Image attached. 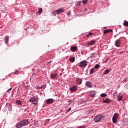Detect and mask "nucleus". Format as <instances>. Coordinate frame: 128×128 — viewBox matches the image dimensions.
Wrapping results in <instances>:
<instances>
[{
  "label": "nucleus",
  "mask_w": 128,
  "mask_h": 128,
  "mask_svg": "<svg viewBox=\"0 0 128 128\" xmlns=\"http://www.w3.org/2000/svg\"><path fill=\"white\" fill-rule=\"evenodd\" d=\"M106 118V116L104 115L98 114L94 118V120L95 122H99L100 120H104Z\"/></svg>",
  "instance_id": "nucleus-1"
},
{
  "label": "nucleus",
  "mask_w": 128,
  "mask_h": 128,
  "mask_svg": "<svg viewBox=\"0 0 128 128\" xmlns=\"http://www.w3.org/2000/svg\"><path fill=\"white\" fill-rule=\"evenodd\" d=\"M119 114L118 113H115L112 116V120L114 124L116 122V120L118 118Z\"/></svg>",
  "instance_id": "nucleus-2"
},
{
  "label": "nucleus",
  "mask_w": 128,
  "mask_h": 128,
  "mask_svg": "<svg viewBox=\"0 0 128 128\" xmlns=\"http://www.w3.org/2000/svg\"><path fill=\"white\" fill-rule=\"evenodd\" d=\"M80 68H86L88 66V62L86 60H83L78 64Z\"/></svg>",
  "instance_id": "nucleus-3"
},
{
  "label": "nucleus",
  "mask_w": 128,
  "mask_h": 128,
  "mask_svg": "<svg viewBox=\"0 0 128 128\" xmlns=\"http://www.w3.org/2000/svg\"><path fill=\"white\" fill-rule=\"evenodd\" d=\"M128 124V118H124L122 121V126H126Z\"/></svg>",
  "instance_id": "nucleus-4"
},
{
  "label": "nucleus",
  "mask_w": 128,
  "mask_h": 128,
  "mask_svg": "<svg viewBox=\"0 0 128 128\" xmlns=\"http://www.w3.org/2000/svg\"><path fill=\"white\" fill-rule=\"evenodd\" d=\"M76 90H78V86H74L70 88V90L71 92H76Z\"/></svg>",
  "instance_id": "nucleus-5"
},
{
  "label": "nucleus",
  "mask_w": 128,
  "mask_h": 128,
  "mask_svg": "<svg viewBox=\"0 0 128 128\" xmlns=\"http://www.w3.org/2000/svg\"><path fill=\"white\" fill-rule=\"evenodd\" d=\"M29 122L28 120H23L21 121V123L23 126H26L28 124Z\"/></svg>",
  "instance_id": "nucleus-6"
},
{
  "label": "nucleus",
  "mask_w": 128,
  "mask_h": 128,
  "mask_svg": "<svg viewBox=\"0 0 128 128\" xmlns=\"http://www.w3.org/2000/svg\"><path fill=\"white\" fill-rule=\"evenodd\" d=\"M103 102L104 104H110V102H112V100L106 98V100H103Z\"/></svg>",
  "instance_id": "nucleus-7"
},
{
  "label": "nucleus",
  "mask_w": 128,
  "mask_h": 128,
  "mask_svg": "<svg viewBox=\"0 0 128 128\" xmlns=\"http://www.w3.org/2000/svg\"><path fill=\"white\" fill-rule=\"evenodd\" d=\"M115 46L118 48L120 46V39L117 40L115 42Z\"/></svg>",
  "instance_id": "nucleus-8"
},
{
  "label": "nucleus",
  "mask_w": 128,
  "mask_h": 128,
  "mask_svg": "<svg viewBox=\"0 0 128 128\" xmlns=\"http://www.w3.org/2000/svg\"><path fill=\"white\" fill-rule=\"evenodd\" d=\"M38 100L37 97L34 96V98H31L29 100V102H36Z\"/></svg>",
  "instance_id": "nucleus-9"
},
{
  "label": "nucleus",
  "mask_w": 128,
  "mask_h": 128,
  "mask_svg": "<svg viewBox=\"0 0 128 128\" xmlns=\"http://www.w3.org/2000/svg\"><path fill=\"white\" fill-rule=\"evenodd\" d=\"M57 11V13L58 14H62V12H64V8H59L57 10H56Z\"/></svg>",
  "instance_id": "nucleus-10"
},
{
  "label": "nucleus",
  "mask_w": 128,
  "mask_h": 128,
  "mask_svg": "<svg viewBox=\"0 0 128 128\" xmlns=\"http://www.w3.org/2000/svg\"><path fill=\"white\" fill-rule=\"evenodd\" d=\"M97 55L96 54H91V56H90V58L91 60H94L96 59Z\"/></svg>",
  "instance_id": "nucleus-11"
},
{
  "label": "nucleus",
  "mask_w": 128,
  "mask_h": 128,
  "mask_svg": "<svg viewBox=\"0 0 128 128\" xmlns=\"http://www.w3.org/2000/svg\"><path fill=\"white\" fill-rule=\"evenodd\" d=\"M58 74H51L50 78H52V80H54V78H56V76H58Z\"/></svg>",
  "instance_id": "nucleus-12"
},
{
  "label": "nucleus",
  "mask_w": 128,
  "mask_h": 128,
  "mask_svg": "<svg viewBox=\"0 0 128 128\" xmlns=\"http://www.w3.org/2000/svg\"><path fill=\"white\" fill-rule=\"evenodd\" d=\"M24 125H22V123L21 122H19L16 125V128H22Z\"/></svg>",
  "instance_id": "nucleus-13"
},
{
  "label": "nucleus",
  "mask_w": 128,
  "mask_h": 128,
  "mask_svg": "<svg viewBox=\"0 0 128 128\" xmlns=\"http://www.w3.org/2000/svg\"><path fill=\"white\" fill-rule=\"evenodd\" d=\"M108 32H112V30L110 29V30H104V34H108Z\"/></svg>",
  "instance_id": "nucleus-14"
},
{
  "label": "nucleus",
  "mask_w": 128,
  "mask_h": 128,
  "mask_svg": "<svg viewBox=\"0 0 128 128\" xmlns=\"http://www.w3.org/2000/svg\"><path fill=\"white\" fill-rule=\"evenodd\" d=\"M77 50H78V47L76 46H73L70 48V50H72L73 52H76Z\"/></svg>",
  "instance_id": "nucleus-15"
},
{
  "label": "nucleus",
  "mask_w": 128,
  "mask_h": 128,
  "mask_svg": "<svg viewBox=\"0 0 128 128\" xmlns=\"http://www.w3.org/2000/svg\"><path fill=\"white\" fill-rule=\"evenodd\" d=\"M69 60H70L71 62H74L76 61V58L74 56H71L69 58Z\"/></svg>",
  "instance_id": "nucleus-16"
},
{
  "label": "nucleus",
  "mask_w": 128,
  "mask_h": 128,
  "mask_svg": "<svg viewBox=\"0 0 128 128\" xmlns=\"http://www.w3.org/2000/svg\"><path fill=\"white\" fill-rule=\"evenodd\" d=\"M96 44V40H92L88 43V46H92Z\"/></svg>",
  "instance_id": "nucleus-17"
},
{
  "label": "nucleus",
  "mask_w": 128,
  "mask_h": 128,
  "mask_svg": "<svg viewBox=\"0 0 128 128\" xmlns=\"http://www.w3.org/2000/svg\"><path fill=\"white\" fill-rule=\"evenodd\" d=\"M94 96H96V91H92L91 92H90V96L94 97Z\"/></svg>",
  "instance_id": "nucleus-18"
},
{
  "label": "nucleus",
  "mask_w": 128,
  "mask_h": 128,
  "mask_svg": "<svg viewBox=\"0 0 128 128\" xmlns=\"http://www.w3.org/2000/svg\"><path fill=\"white\" fill-rule=\"evenodd\" d=\"M52 102H54V99L49 98V99L46 100V102L48 104H52Z\"/></svg>",
  "instance_id": "nucleus-19"
},
{
  "label": "nucleus",
  "mask_w": 128,
  "mask_h": 128,
  "mask_svg": "<svg viewBox=\"0 0 128 128\" xmlns=\"http://www.w3.org/2000/svg\"><path fill=\"white\" fill-rule=\"evenodd\" d=\"M86 86H88V88H92V83L90 82H86Z\"/></svg>",
  "instance_id": "nucleus-20"
},
{
  "label": "nucleus",
  "mask_w": 128,
  "mask_h": 128,
  "mask_svg": "<svg viewBox=\"0 0 128 128\" xmlns=\"http://www.w3.org/2000/svg\"><path fill=\"white\" fill-rule=\"evenodd\" d=\"M9 40H10V37H8V36H6L4 38L5 44H8V42Z\"/></svg>",
  "instance_id": "nucleus-21"
},
{
  "label": "nucleus",
  "mask_w": 128,
  "mask_h": 128,
  "mask_svg": "<svg viewBox=\"0 0 128 128\" xmlns=\"http://www.w3.org/2000/svg\"><path fill=\"white\" fill-rule=\"evenodd\" d=\"M76 82L78 84H82V80L80 78H78L76 79Z\"/></svg>",
  "instance_id": "nucleus-22"
},
{
  "label": "nucleus",
  "mask_w": 128,
  "mask_h": 128,
  "mask_svg": "<svg viewBox=\"0 0 128 128\" xmlns=\"http://www.w3.org/2000/svg\"><path fill=\"white\" fill-rule=\"evenodd\" d=\"M111 70L110 68H108L106 70H104V74H108V72H110Z\"/></svg>",
  "instance_id": "nucleus-23"
},
{
  "label": "nucleus",
  "mask_w": 128,
  "mask_h": 128,
  "mask_svg": "<svg viewBox=\"0 0 128 128\" xmlns=\"http://www.w3.org/2000/svg\"><path fill=\"white\" fill-rule=\"evenodd\" d=\"M117 100L118 102H120V100H122V96H117Z\"/></svg>",
  "instance_id": "nucleus-24"
},
{
  "label": "nucleus",
  "mask_w": 128,
  "mask_h": 128,
  "mask_svg": "<svg viewBox=\"0 0 128 128\" xmlns=\"http://www.w3.org/2000/svg\"><path fill=\"white\" fill-rule=\"evenodd\" d=\"M16 104H18L19 106H22V101H20V100H16Z\"/></svg>",
  "instance_id": "nucleus-25"
},
{
  "label": "nucleus",
  "mask_w": 128,
  "mask_h": 128,
  "mask_svg": "<svg viewBox=\"0 0 128 128\" xmlns=\"http://www.w3.org/2000/svg\"><path fill=\"white\" fill-rule=\"evenodd\" d=\"M52 16H56V14H58L56 10L52 12Z\"/></svg>",
  "instance_id": "nucleus-26"
},
{
  "label": "nucleus",
  "mask_w": 128,
  "mask_h": 128,
  "mask_svg": "<svg viewBox=\"0 0 128 128\" xmlns=\"http://www.w3.org/2000/svg\"><path fill=\"white\" fill-rule=\"evenodd\" d=\"M94 68H92L90 70V74H92V73L94 72Z\"/></svg>",
  "instance_id": "nucleus-27"
},
{
  "label": "nucleus",
  "mask_w": 128,
  "mask_h": 128,
  "mask_svg": "<svg viewBox=\"0 0 128 128\" xmlns=\"http://www.w3.org/2000/svg\"><path fill=\"white\" fill-rule=\"evenodd\" d=\"M107 94H104V93H102V94H100V96H101V98H106V96H107Z\"/></svg>",
  "instance_id": "nucleus-28"
},
{
  "label": "nucleus",
  "mask_w": 128,
  "mask_h": 128,
  "mask_svg": "<svg viewBox=\"0 0 128 128\" xmlns=\"http://www.w3.org/2000/svg\"><path fill=\"white\" fill-rule=\"evenodd\" d=\"M93 34H92V33L88 32V34H87L86 36V37L90 38V36H92Z\"/></svg>",
  "instance_id": "nucleus-29"
},
{
  "label": "nucleus",
  "mask_w": 128,
  "mask_h": 128,
  "mask_svg": "<svg viewBox=\"0 0 128 128\" xmlns=\"http://www.w3.org/2000/svg\"><path fill=\"white\" fill-rule=\"evenodd\" d=\"M124 26H128V22H126V20H124Z\"/></svg>",
  "instance_id": "nucleus-30"
},
{
  "label": "nucleus",
  "mask_w": 128,
  "mask_h": 128,
  "mask_svg": "<svg viewBox=\"0 0 128 128\" xmlns=\"http://www.w3.org/2000/svg\"><path fill=\"white\" fill-rule=\"evenodd\" d=\"M100 68V64H96L94 66V70L98 68Z\"/></svg>",
  "instance_id": "nucleus-31"
},
{
  "label": "nucleus",
  "mask_w": 128,
  "mask_h": 128,
  "mask_svg": "<svg viewBox=\"0 0 128 128\" xmlns=\"http://www.w3.org/2000/svg\"><path fill=\"white\" fill-rule=\"evenodd\" d=\"M38 12L39 14H42V8H39V10H38Z\"/></svg>",
  "instance_id": "nucleus-32"
},
{
  "label": "nucleus",
  "mask_w": 128,
  "mask_h": 128,
  "mask_svg": "<svg viewBox=\"0 0 128 128\" xmlns=\"http://www.w3.org/2000/svg\"><path fill=\"white\" fill-rule=\"evenodd\" d=\"M82 3L84 4H88V0H84L82 1Z\"/></svg>",
  "instance_id": "nucleus-33"
},
{
  "label": "nucleus",
  "mask_w": 128,
  "mask_h": 128,
  "mask_svg": "<svg viewBox=\"0 0 128 128\" xmlns=\"http://www.w3.org/2000/svg\"><path fill=\"white\" fill-rule=\"evenodd\" d=\"M14 74H18V70H16L15 72H14Z\"/></svg>",
  "instance_id": "nucleus-34"
},
{
  "label": "nucleus",
  "mask_w": 128,
  "mask_h": 128,
  "mask_svg": "<svg viewBox=\"0 0 128 128\" xmlns=\"http://www.w3.org/2000/svg\"><path fill=\"white\" fill-rule=\"evenodd\" d=\"M67 16H70V11L68 12Z\"/></svg>",
  "instance_id": "nucleus-35"
},
{
  "label": "nucleus",
  "mask_w": 128,
  "mask_h": 128,
  "mask_svg": "<svg viewBox=\"0 0 128 128\" xmlns=\"http://www.w3.org/2000/svg\"><path fill=\"white\" fill-rule=\"evenodd\" d=\"M72 110V108H70L68 110H67V111L66 112H70V110Z\"/></svg>",
  "instance_id": "nucleus-36"
},
{
  "label": "nucleus",
  "mask_w": 128,
  "mask_h": 128,
  "mask_svg": "<svg viewBox=\"0 0 128 128\" xmlns=\"http://www.w3.org/2000/svg\"><path fill=\"white\" fill-rule=\"evenodd\" d=\"M12 88H10V89H8L6 92H8V90H12Z\"/></svg>",
  "instance_id": "nucleus-37"
},
{
  "label": "nucleus",
  "mask_w": 128,
  "mask_h": 128,
  "mask_svg": "<svg viewBox=\"0 0 128 128\" xmlns=\"http://www.w3.org/2000/svg\"><path fill=\"white\" fill-rule=\"evenodd\" d=\"M78 2V5L80 6V2Z\"/></svg>",
  "instance_id": "nucleus-38"
},
{
  "label": "nucleus",
  "mask_w": 128,
  "mask_h": 128,
  "mask_svg": "<svg viewBox=\"0 0 128 128\" xmlns=\"http://www.w3.org/2000/svg\"><path fill=\"white\" fill-rule=\"evenodd\" d=\"M34 126H36V123L34 124Z\"/></svg>",
  "instance_id": "nucleus-39"
},
{
  "label": "nucleus",
  "mask_w": 128,
  "mask_h": 128,
  "mask_svg": "<svg viewBox=\"0 0 128 128\" xmlns=\"http://www.w3.org/2000/svg\"><path fill=\"white\" fill-rule=\"evenodd\" d=\"M44 88V86H41V88Z\"/></svg>",
  "instance_id": "nucleus-40"
},
{
  "label": "nucleus",
  "mask_w": 128,
  "mask_h": 128,
  "mask_svg": "<svg viewBox=\"0 0 128 128\" xmlns=\"http://www.w3.org/2000/svg\"><path fill=\"white\" fill-rule=\"evenodd\" d=\"M89 112H92V110H90Z\"/></svg>",
  "instance_id": "nucleus-41"
},
{
  "label": "nucleus",
  "mask_w": 128,
  "mask_h": 128,
  "mask_svg": "<svg viewBox=\"0 0 128 128\" xmlns=\"http://www.w3.org/2000/svg\"><path fill=\"white\" fill-rule=\"evenodd\" d=\"M68 102H70V101L69 100Z\"/></svg>",
  "instance_id": "nucleus-42"
},
{
  "label": "nucleus",
  "mask_w": 128,
  "mask_h": 128,
  "mask_svg": "<svg viewBox=\"0 0 128 128\" xmlns=\"http://www.w3.org/2000/svg\"><path fill=\"white\" fill-rule=\"evenodd\" d=\"M36 104V103H34Z\"/></svg>",
  "instance_id": "nucleus-43"
}]
</instances>
